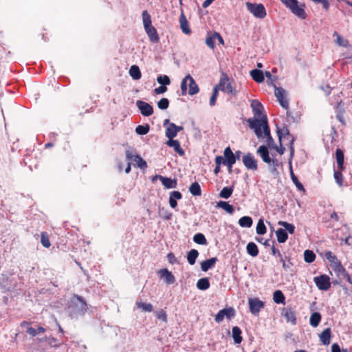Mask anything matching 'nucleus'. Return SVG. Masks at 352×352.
I'll list each match as a JSON object with an SVG mask.
<instances>
[{
    "instance_id": "nucleus-1",
    "label": "nucleus",
    "mask_w": 352,
    "mask_h": 352,
    "mask_svg": "<svg viewBox=\"0 0 352 352\" xmlns=\"http://www.w3.org/2000/svg\"><path fill=\"white\" fill-rule=\"evenodd\" d=\"M247 122L249 123L250 128L254 129L256 135L258 138H266L268 146L273 148H274L276 145L270 135V129L268 126L267 117L264 116L260 120L256 118H248Z\"/></svg>"
},
{
    "instance_id": "nucleus-2",
    "label": "nucleus",
    "mask_w": 352,
    "mask_h": 352,
    "mask_svg": "<svg viewBox=\"0 0 352 352\" xmlns=\"http://www.w3.org/2000/svg\"><path fill=\"white\" fill-rule=\"evenodd\" d=\"M142 21L145 31L152 43H158L160 37L157 30L152 25L151 15L146 10L142 12Z\"/></svg>"
},
{
    "instance_id": "nucleus-3",
    "label": "nucleus",
    "mask_w": 352,
    "mask_h": 352,
    "mask_svg": "<svg viewBox=\"0 0 352 352\" xmlns=\"http://www.w3.org/2000/svg\"><path fill=\"white\" fill-rule=\"evenodd\" d=\"M281 2L290 10V11L296 16L301 19H305L307 14L305 10V5L298 4L297 0H280Z\"/></svg>"
},
{
    "instance_id": "nucleus-4",
    "label": "nucleus",
    "mask_w": 352,
    "mask_h": 352,
    "mask_svg": "<svg viewBox=\"0 0 352 352\" xmlns=\"http://www.w3.org/2000/svg\"><path fill=\"white\" fill-rule=\"evenodd\" d=\"M277 133H278V139H279L280 146L278 147L277 146H274V148L276 149V151L280 155H283L285 153V148L282 145V139L283 138L287 137V138L289 139V142H290V146H289L290 154H291V156L292 157L294 155V145H293L294 139L289 134L288 129L287 128H283L282 130H280L279 129H278Z\"/></svg>"
},
{
    "instance_id": "nucleus-5",
    "label": "nucleus",
    "mask_w": 352,
    "mask_h": 352,
    "mask_svg": "<svg viewBox=\"0 0 352 352\" xmlns=\"http://www.w3.org/2000/svg\"><path fill=\"white\" fill-rule=\"evenodd\" d=\"M219 90L229 94L236 96V90L232 86L231 80L228 75L223 72L221 75L219 84L215 86Z\"/></svg>"
},
{
    "instance_id": "nucleus-6",
    "label": "nucleus",
    "mask_w": 352,
    "mask_h": 352,
    "mask_svg": "<svg viewBox=\"0 0 352 352\" xmlns=\"http://www.w3.org/2000/svg\"><path fill=\"white\" fill-rule=\"evenodd\" d=\"M247 10L256 18L264 19L266 15V10L262 3L247 2L245 3Z\"/></svg>"
},
{
    "instance_id": "nucleus-7",
    "label": "nucleus",
    "mask_w": 352,
    "mask_h": 352,
    "mask_svg": "<svg viewBox=\"0 0 352 352\" xmlns=\"http://www.w3.org/2000/svg\"><path fill=\"white\" fill-rule=\"evenodd\" d=\"M126 159L131 164L137 166L140 168H145L147 167L146 162L136 153L133 150H127L125 152Z\"/></svg>"
},
{
    "instance_id": "nucleus-8",
    "label": "nucleus",
    "mask_w": 352,
    "mask_h": 352,
    "mask_svg": "<svg viewBox=\"0 0 352 352\" xmlns=\"http://www.w3.org/2000/svg\"><path fill=\"white\" fill-rule=\"evenodd\" d=\"M236 311L232 307H228L220 310L215 316L214 320L217 323L221 322L226 318L227 320H230L235 316Z\"/></svg>"
},
{
    "instance_id": "nucleus-9",
    "label": "nucleus",
    "mask_w": 352,
    "mask_h": 352,
    "mask_svg": "<svg viewBox=\"0 0 352 352\" xmlns=\"http://www.w3.org/2000/svg\"><path fill=\"white\" fill-rule=\"evenodd\" d=\"M314 281L320 290L327 291L331 287L330 278L326 274L314 277Z\"/></svg>"
},
{
    "instance_id": "nucleus-10",
    "label": "nucleus",
    "mask_w": 352,
    "mask_h": 352,
    "mask_svg": "<svg viewBox=\"0 0 352 352\" xmlns=\"http://www.w3.org/2000/svg\"><path fill=\"white\" fill-rule=\"evenodd\" d=\"M243 162L245 166L252 170H256L258 168L257 161L254 157L250 153L243 156Z\"/></svg>"
},
{
    "instance_id": "nucleus-11",
    "label": "nucleus",
    "mask_w": 352,
    "mask_h": 352,
    "mask_svg": "<svg viewBox=\"0 0 352 352\" xmlns=\"http://www.w3.org/2000/svg\"><path fill=\"white\" fill-rule=\"evenodd\" d=\"M136 106L144 116H150L153 113V108L148 102L142 100H137Z\"/></svg>"
},
{
    "instance_id": "nucleus-12",
    "label": "nucleus",
    "mask_w": 352,
    "mask_h": 352,
    "mask_svg": "<svg viewBox=\"0 0 352 352\" xmlns=\"http://www.w3.org/2000/svg\"><path fill=\"white\" fill-rule=\"evenodd\" d=\"M249 307L251 313L256 315L264 307V302L258 298H249L248 300Z\"/></svg>"
},
{
    "instance_id": "nucleus-13",
    "label": "nucleus",
    "mask_w": 352,
    "mask_h": 352,
    "mask_svg": "<svg viewBox=\"0 0 352 352\" xmlns=\"http://www.w3.org/2000/svg\"><path fill=\"white\" fill-rule=\"evenodd\" d=\"M274 94L282 107L287 109L289 102L285 98V91L281 87H275Z\"/></svg>"
},
{
    "instance_id": "nucleus-14",
    "label": "nucleus",
    "mask_w": 352,
    "mask_h": 352,
    "mask_svg": "<svg viewBox=\"0 0 352 352\" xmlns=\"http://www.w3.org/2000/svg\"><path fill=\"white\" fill-rule=\"evenodd\" d=\"M281 315L285 318L287 322H290L292 324L296 323V312L292 307H285L281 310Z\"/></svg>"
},
{
    "instance_id": "nucleus-15",
    "label": "nucleus",
    "mask_w": 352,
    "mask_h": 352,
    "mask_svg": "<svg viewBox=\"0 0 352 352\" xmlns=\"http://www.w3.org/2000/svg\"><path fill=\"white\" fill-rule=\"evenodd\" d=\"M251 107L255 116L254 118L260 120L264 116L266 117L265 115L261 116L263 112V107L258 100H252L251 101Z\"/></svg>"
},
{
    "instance_id": "nucleus-16",
    "label": "nucleus",
    "mask_w": 352,
    "mask_h": 352,
    "mask_svg": "<svg viewBox=\"0 0 352 352\" xmlns=\"http://www.w3.org/2000/svg\"><path fill=\"white\" fill-rule=\"evenodd\" d=\"M21 327H26L27 332L32 337H34L41 333H44L46 331V329L42 327H38L37 329L33 328L30 327V323L26 321L22 322Z\"/></svg>"
},
{
    "instance_id": "nucleus-17",
    "label": "nucleus",
    "mask_w": 352,
    "mask_h": 352,
    "mask_svg": "<svg viewBox=\"0 0 352 352\" xmlns=\"http://www.w3.org/2000/svg\"><path fill=\"white\" fill-rule=\"evenodd\" d=\"M186 78H188L189 81L188 90L187 91V93L190 96L197 94L199 91L198 85L190 74L186 75Z\"/></svg>"
},
{
    "instance_id": "nucleus-18",
    "label": "nucleus",
    "mask_w": 352,
    "mask_h": 352,
    "mask_svg": "<svg viewBox=\"0 0 352 352\" xmlns=\"http://www.w3.org/2000/svg\"><path fill=\"white\" fill-rule=\"evenodd\" d=\"M226 164H234L236 161V156L232 152L230 146L226 147L223 151Z\"/></svg>"
},
{
    "instance_id": "nucleus-19",
    "label": "nucleus",
    "mask_w": 352,
    "mask_h": 352,
    "mask_svg": "<svg viewBox=\"0 0 352 352\" xmlns=\"http://www.w3.org/2000/svg\"><path fill=\"white\" fill-rule=\"evenodd\" d=\"M159 274L161 278H164L167 284H173L175 281V276L167 269H162L160 270Z\"/></svg>"
},
{
    "instance_id": "nucleus-20",
    "label": "nucleus",
    "mask_w": 352,
    "mask_h": 352,
    "mask_svg": "<svg viewBox=\"0 0 352 352\" xmlns=\"http://www.w3.org/2000/svg\"><path fill=\"white\" fill-rule=\"evenodd\" d=\"M257 153L260 155L263 161L268 164H271V158L269 155V151L265 145H261L257 150Z\"/></svg>"
},
{
    "instance_id": "nucleus-21",
    "label": "nucleus",
    "mask_w": 352,
    "mask_h": 352,
    "mask_svg": "<svg viewBox=\"0 0 352 352\" xmlns=\"http://www.w3.org/2000/svg\"><path fill=\"white\" fill-rule=\"evenodd\" d=\"M331 331L330 328H327L319 335L320 341L324 345H329L331 342Z\"/></svg>"
},
{
    "instance_id": "nucleus-22",
    "label": "nucleus",
    "mask_w": 352,
    "mask_h": 352,
    "mask_svg": "<svg viewBox=\"0 0 352 352\" xmlns=\"http://www.w3.org/2000/svg\"><path fill=\"white\" fill-rule=\"evenodd\" d=\"M166 144L170 147H173L174 151L176 153H177L180 156L184 155V151L181 147L180 143L178 140H173V138L168 139V140L166 142Z\"/></svg>"
},
{
    "instance_id": "nucleus-23",
    "label": "nucleus",
    "mask_w": 352,
    "mask_h": 352,
    "mask_svg": "<svg viewBox=\"0 0 352 352\" xmlns=\"http://www.w3.org/2000/svg\"><path fill=\"white\" fill-rule=\"evenodd\" d=\"M218 261L217 257H213L209 259H206L201 263V268L204 272H207L210 269L214 267L215 263Z\"/></svg>"
},
{
    "instance_id": "nucleus-24",
    "label": "nucleus",
    "mask_w": 352,
    "mask_h": 352,
    "mask_svg": "<svg viewBox=\"0 0 352 352\" xmlns=\"http://www.w3.org/2000/svg\"><path fill=\"white\" fill-rule=\"evenodd\" d=\"M159 179L166 188H175L177 187V180L169 177L159 176Z\"/></svg>"
},
{
    "instance_id": "nucleus-25",
    "label": "nucleus",
    "mask_w": 352,
    "mask_h": 352,
    "mask_svg": "<svg viewBox=\"0 0 352 352\" xmlns=\"http://www.w3.org/2000/svg\"><path fill=\"white\" fill-rule=\"evenodd\" d=\"M182 195L179 191H173L170 193L169 204L172 208H175L177 206V199H181Z\"/></svg>"
},
{
    "instance_id": "nucleus-26",
    "label": "nucleus",
    "mask_w": 352,
    "mask_h": 352,
    "mask_svg": "<svg viewBox=\"0 0 352 352\" xmlns=\"http://www.w3.org/2000/svg\"><path fill=\"white\" fill-rule=\"evenodd\" d=\"M289 172H290L291 179H292L293 183L295 184L297 189L300 191L305 192V190L303 185L299 182L298 177L294 173L291 162H289Z\"/></svg>"
},
{
    "instance_id": "nucleus-27",
    "label": "nucleus",
    "mask_w": 352,
    "mask_h": 352,
    "mask_svg": "<svg viewBox=\"0 0 352 352\" xmlns=\"http://www.w3.org/2000/svg\"><path fill=\"white\" fill-rule=\"evenodd\" d=\"M179 23L180 27L182 30V32L186 34H189L191 33V30L189 28L188 22L184 14V13H182L180 18H179Z\"/></svg>"
},
{
    "instance_id": "nucleus-28",
    "label": "nucleus",
    "mask_w": 352,
    "mask_h": 352,
    "mask_svg": "<svg viewBox=\"0 0 352 352\" xmlns=\"http://www.w3.org/2000/svg\"><path fill=\"white\" fill-rule=\"evenodd\" d=\"M336 162L338 164V168L340 170H343L344 169V153H343L342 150H341L340 148L336 149Z\"/></svg>"
},
{
    "instance_id": "nucleus-29",
    "label": "nucleus",
    "mask_w": 352,
    "mask_h": 352,
    "mask_svg": "<svg viewBox=\"0 0 352 352\" xmlns=\"http://www.w3.org/2000/svg\"><path fill=\"white\" fill-rule=\"evenodd\" d=\"M242 331L239 327H234L232 329V336L235 344H240L243 341Z\"/></svg>"
},
{
    "instance_id": "nucleus-30",
    "label": "nucleus",
    "mask_w": 352,
    "mask_h": 352,
    "mask_svg": "<svg viewBox=\"0 0 352 352\" xmlns=\"http://www.w3.org/2000/svg\"><path fill=\"white\" fill-rule=\"evenodd\" d=\"M342 104V101L340 100L337 104V114H336V118L337 120L342 123V125H345V120L344 118V109L341 107Z\"/></svg>"
},
{
    "instance_id": "nucleus-31",
    "label": "nucleus",
    "mask_w": 352,
    "mask_h": 352,
    "mask_svg": "<svg viewBox=\"0 0 352 352\" xmlns=\"http://www.w3.org/2000/svg\"><path fill=\"white\" fill-rule=\"evenodd\" d=\"M216 38H219V40H221V41L223 42V38L220 36V34L219 33L215 32L212 35H209L206 38V45L208 47H210V48L213 49L214 47V45H215L214 40Z\"/></svg>"
},
{
    "instance_id": "nucleus-32",
    "label": "nucleus",
    "mask_w": 352,
    "mask_h": 352,
    "mask_svg": "<svg viewBox=\"0 0 352 352\" xmlns=\"http://www.w3.org/2000/svg\"><path fill=\"white\" fill-rule=\"evenodd\" d=\"M250 76L256 82H262L264 80L263 72L259 69H253L250 72Z\"/></svg>"
},
{
    "instance_id": "nucleus-33",
    "label": "nucleus",
    "mask_w": 352,
    "mask_h": 352,
    "mask_svg": "<svg viewBox=\"0 0 352 352\" xmlns=\"http://www.w3.org/2000/svg\"><path fill=\"white\" fill-rule=\"evenodd\" d=\"M321 314L319 312H314L311 314L309 318L310 325L313 327H316L318 326L321 321Z\"/></svg>"
},
{
    "instance_id": "nucleus-34",
    "label": "nucleus",
    "mask_w": 352,
    "mask_h": 352,
    "mask_svg": "<svg viewBox=\"0 0 352 352\" xmlns=\"http://www.w3.org/2000/svg\"><path fill=\"white\" fill-rule=\"evenodd\" d=\"M246 250L248 254L255 257L258 254V249L254 242H250L246 246Z\"/></svg>"
},
{
    "instance_id": "nucleus-35",
    "label": "nucleus",
    "mask_w": 352,
    "mask_h": 352,
    "mask_svg": "<svg viewBox=\"0 0 352 352\" xmlns=\"http://www.w3.org/2000/svg\"><path fill=\"white\" fill-rule=\"evenodd\" d=\"M276 234L277 236V241L280 243H285L288 239V234L285 229H278L276 232Z\"/></svg>"
},
{
    "instance_id": "nucleus-36",
    "label": "nucleus",
    "mask_w": 352,
    "mask_h": 352,
    "mask_svg": "<svg viewBox=\"0 0 352 352\" xmlns=\"http://www.w3.org/2000/svg\"><path fill=\"white\" fill-rule=\"evenodd\" d=\"M199 252L195 249L190 250L187 254V261L191 265H194L199 256Z\"/></svg>"
},
{
    "instance_id": "nucleus-37",
    "label": "nucleus",
    "mask_w": 352,
    "mask_h": 352,
    "mask_svg": "<svg viewBox=\"0 0 352 352\" xmlns=\"http://www.w3.org/2000/svg\"><path fill=\"white\" fill-rule=\"evenodd\" d=\"M217 207L222 208L230 214H232L234 212V207L226 201H219L217 204Z\"/></svg>"
},
{
    "instance_id": "nucleus-38",
    "label": "nucleus",
    "mask_w": 352,
    "mask_h": 352,
    "mask_svg": "<svg viewBox=\"0 0 352 352\" xmlns=\"http://www.w3.org/2000/svg\"><path fill=\"white\" fill-rule=\"evenodd\" d=\"M129 74L134 80H139L142 76L140 69L136 65H133L130 67Z\"/></svg>"
},
{
    "instance_id": "nucleus-39",
    "label": "nucleus",
    "mask_w": 352,
    "mask_h": 352,
    "mask_svg": "<svg viewBox=\"0 0 352 352\" xmlns=\"http://www.w3.org/2000/svg\"><path fill=\"white\" fill-rule=\"evenodd\" d=\"M176 125L174 123H169L166 129V136L168 139H173L177 135Z\"/></svg>"
},
{
    "instance_id": "nucleus-40",
    "label": "nucleus",
    "mask_w": 352,
    "mask_h": 352,
    "mask_svg": "<svg viewBox=\"0 0 352 352\" xmlns=\"http://www.w3.org/2000/svg\"><path fill=\"white\" fill-rule=\"evenodd\" d=\"M252 219L248 216L242 217L239 220V224L242 228H250L252 226Z\"/></svg>"
},
{
    "instance_id": "nucleus-41",
    "label": "nucleus",
    "mask_w": 352,
    "mask_h": 352,
    "mask_svg": "<svg viewBox=\"0 0 352 352\" xmlns=\"http://www.w3.org/2000/svg\"><path fill=\"white\" fill-rule=\"evenodd\" d=\"M325 257L330 263L331 267H333V266L336 265L337 263H341L336 256H335L331 251H327L325 252Z\"/></svg>"
},
{
    "instance_id": "nucleus-42",
    "label": "nucleus",
    "mask_w": 352,
    "mask_h": 352,
    "mask_svg": "<svg viewBox=\"0 0 352 352\" xmlns=\"http://www.w3.org/2000/svg\"><path fill=\"white\" fill-rule=\"evenodd\" d=\"M210 281L208 278H201L197 283V287L200 290H206L210 287Z\"/></svg>"
},
{
    "instance_id": "nucleus-43",
    "label": "nucleus",
    "mask_w": 352,
    "mask_h": 352,
    "mask_svg": "<svg viewBox=\"0 0 352 352\" xmlns=\"http://www.w3.org/2000/svg\"><path fill=\"white\" fill-rule=\"evenodd\" d=\"M273 300L277 304H285V297L280 290H276L274 292Z\"/></svg>"
},
{
    "instance_id": "nucleus-44",
    "label": "nucleus",
    "mask_w": 352,
    "mask_h": 352,
    "mask_svg": "<svg viewBox=\"0 0 352 352\" xmlns=\"http://www.w3.org/2000/svg\"><path fill=\"white\" fill-rule=\"evenodd\" d=\"M0 160H2L5 162L11 161L10 150L7 146L0 147Z\"/></svg>"
},
{
    "instance_id": "nucleus-45",
    "label": "nucleus",
    "mask_w": 352,
    "mask_h": 352,
    "mask_svg": "<svg viewBox=\"0 0 352 352\" xmlns=\"http://www.w3.org/2000/svg\"><path fill=\"white\" fill-rule=\"evenodd\" d=\"M189 191L193 196H200L201 195V186L197 182H194L190 185Z\"/></svg>"
},
{
    "instance_id": "nucleus-46",
    "label": "nucleus",
    "mask_w": 352,
    "mask_h": 352,
    "mask_svg": "<svg viewBox=\"0 0 352 352\" xmlns=\"http://www.w3.org/2000/svg\"><path fill=\"white\" fill-rule=\"evenodd\" d=\"M138 308L142 309L143 311L151 312L153 311V305L151 303L142 302L137 301L135 303Z\"/></svg>"
},
{
    "instance_id": "nucleus-47",
    "label": "nucleus",
    "mask_w": 352,
    "mask_h": 352,
    "mask_svg": "<svg viewBox=\"0 0 352 352\" xmlns=\"http://www.w3.org/2000/svg\"><path fill=\"white\" fill-rule=\"evenodd\" d=\"M193 241L195 243L203 245H207L208 243L205 236L202 233H197L195 234L193 236Z\"/></svg>"
},
{
    "instance_id": "nucleus-48",
    "label": "nucleus",
    "mask_w": 352,
    "mask_h": 352,
    "mask_svg": "<svg viewBox=\"0 0 352 352\" xmlns=\"http://www.w3.org/2000/svg\"><path fill=\"white\" fill-rule=\"evenodd\" d=\"M333 36L336 37V43L342 47H348L349 41L341 36L337 32H334Z\"/></svg>"
},
{
    "instance_id": "nucleus-49",
    "label": "nucleus",
    "mask_w": 352,
    "mask_h": 352,
    "mask_svg": "<svg viewBox=\"0 0 352 352\" xmlns=\"http://www.w3.org/2000/svg\"><path fill=\"white\" fill-rule=\"evenodd\" d=\"M41 243L43 246L46 248H48L51 246L49 235L46 232H42L41 233Z\"/></svg>"
},
{
    "instance_id": "nucleus-50",
    "label": "nucleus",
    "mask_w": 352,
    "mask_h": 352,
    "mask_svg": "<svg viewBox=\"0 0 352 352\" xmlns=\"http://www.w3.org/2000/svg\"><path fill=\"white\" fill-rule=\"evenodd\" d=\"M233 192V187H224L219 193V197L223 199H228Z\"/></svg>"
},
{
    "instance_id": "nucleus-51",
    "label": "nucleus",
    "mask_w": 352,
    "mask_h": 352,
    "mask_svg": "<svg viewBox=\"0 0 352 352\" xmlns=\"http://www.w3.org/2000/svg\"><path fill=\"white\" fill-rule=\"evenodd\" d=\"M316 254L313 251L307 250L304 252V259L307 263H312L316 259Z\"/></svg>"
},
{
    "instance_id": "nucleus-52",
    "label": "nucleus",
    "mask_w": 352,
    "mask_h": 352,
    "mask_svg": "<svg viewBox=\"0 0 352 352\" xmlns=\"http://www.w3.org/2000/svg\"><path fill=\"white\" fill-rule=\"evenodd\" d=\"M256 231L258 234L262 235L266 233L267 228L266 226L264 224L263 220L262 219H259L256 228Z\"/></svg>"
},
{
    "instance_id": "nucleus-53",
    "label": "nucleus",
    "mask_w": 352,
    "mask_h": 352,
    "mask_svg": "<svg viewBox=\"0 0 352 352\" xmlns=\"http://www.w3.org/2000/svg\"><path fill=\"white\" fill-rule=\"evenodd\" d=\"M150 129V126L148 124H146L144 125H138L135 128V132L138 135H146L148 133Z\"/></svg>"
},
{
    "instance_id": "nucleus-54",
    "label": "nucleus",
    "mask_w": 352,
    "mask_h": 352,
    "mask_svg": "<svg viewBox=\"0 0 352 352\" xmlns=\"http://www.w3.org/2000/svg\"><path fill=\"white\" fill-rule=\"evenodd\" d=\"M278 223V225L283 226L285 230L288 231L289 234H293L294 232L295 226L293 224L283 221H279Z\"/></svg>"
},
{
    "instance_id": "nucleus-55",
    "label": "nucleus",
    "mask_w": 352,
    "mask_h": 352,
    "mask_svg": "<svg viewBox=\"0 0 352 352\" xmlns=\"http://www.w3.org/2000/svg\"><path fill=\"white\" fill-rule=\"evenodd\" d=\"M157 81L158 83H160V85H168L170 83V80L169 77L166 75L159 76L157 78Z\"/></svg>"
},
{
    "instance_id": "nucleus-56",
    "label": "nucleus",
    "mask_w": 352,
    "mask_h": 352,
    "mask_svg": "<svg viewBox=\"0 0 352 352\" xmlns=\"http://www.w3.org/2000/svg\"><path fill=\"white\" fill-rule=\"evenodd\" d=\"M332 269L336 273L337 276H342L346 272V270L342 266L341 263H337V265L333 266Z\"/></svg>"
},
{
    "instance_id": "nucleus-57",
    "label": "nucleus",
    "mask_w": 352,
    "mask_h": 352,
    "mask_svg": "<svg viewBox=\"0 0 352 352\" xmlns=\"http://www.w3.org/2000/svg\"><path fill=\"white\" fill-rule=\"evenodd\" d=\"M218 91L219 89L215 86L213 88L212 96L210 98V105L214 106L216 104V100L218 97Z\"/></svg>"
},
{
    "instance_id": "nucleus-58",
    "label": "nucleus",
    "mask_w": 352,
    "mask_h": 352,
    "mask_svg": "<svg viewBox=\"0 0 352 352\" xmlns=\"http://www.w3.org/2000/svg\"><path fill=\"white\" fill-rule=\"evenodd\" d=\"M188 81V78H186V76L182 80L181 82V94L182 96H186L187 94L188 91V85L187 82Z\"/></svg>"
},
{
    "instance_id": "nucleus-59",
    "label": "nucleus",
    "mask_w": 352,
    "mask_h": 352,
    "mask_svg": "<svg viewBox=\"0 0 352 352\" xmlns=\"http://www.w3.org/2000/svg\"><path fill=\"white\" fill-rule=\"evenodd\" d=\"M169 106V100L167 98H162L157 102V107L159 109L164 110L166 109Z\"/></svg>"
},
{
    "instance_id": "nucleus-60",
    "label": "nucleus",
    "mask_w": 352,
    "mask_h": 352,
    "mask_svg": "<svg viewBox=\"0 0 352 352\" xmlns=\"http://www.w3.org/2000/svg\"><path fill=\"white\" fill-rule=\"evenodd\" d=\"M334 178L336 182L339 186H342L343 183V175L341 173V170H335L334 171Z\"/></svg>"
},
{
    "instance_id": "nucleus-61",
    "label": "nucleus",
    "mask_w": 352,
    "mask_h": 352,
    "mask_svg": "<svg viewBox=\"0 0 352 352\" xmlns=\"http://www.w3.org/2000/svg\"><path fill=\"white\" fill-rule=\"evenodd\" d=\"M156 316L158 319L164 321V322H166L167 321V315H166V313L165 311L164 310H160L159 311L157 314H156Z\"/></svg>"
},
{
    "instance_id": "nucleus-62",
    "label": "nucleus",
    "mask_w": 352,
    "mask_h": 352,
    "mask_svg": "<svg viewBox=\"0 0 352 352\" xmlns=\"http://www.w3.org/2000/svg\"><path fill=\"white\" fill-rule=\"evenodd\" d=\"M167 91L166 85H161L154 89V94L156 95L164 94Z\"/></svg>"
},
{
    "instance_id": "nucleus-63",
    "label": "nucleus",
    "mask_w": 352,
    "mask_h": 352,
    "mask_svg": "<svg viewBox=\"0 0 352 352\" xmlns=\"http://www.w3.org/2000/svg\"><path fill=\"white\" fill-rule=\"evenodd\" d=\"M315 3L316 4H319V3H321L322 6V8L326 10H329V1L328 0H318L317 1L315 2Z\"/></svg>"
},
{
    "instance_id": "nucleus-64",
    "label": "nucleus",
    "mask_w": 352,
    "mask_h": 352,
    "mask_svg": "<svg viewBox=\"0 0 352 352\" xmlns=\"http://www.w3.org/2000/svg\"><path fill=\"white\" fill-rule=\"evenodd\" d=\"M167 259L168 262L172 265L177 263V260L173 252H169L167 254Z\"/></svg>"
}]
</instances>
